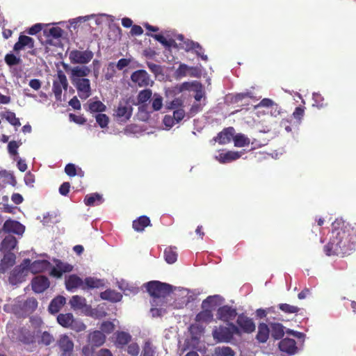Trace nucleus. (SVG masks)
Wrapping results in <instances>:
<instances>
[{
  "mask_svg": "<svg viewBox=\"0 0 356 356\" xmlns=\"http://www.w3.org/2000/svg\"><path fill=\"white\" fill-rule=\"evenodd\" d=\"M102 202V196L97 193L87 195L84 198V203L86 205L89 207L94 206L95 204H99Z\"/></svg>",
  "mask_w": 356,
  "mask_h": 356,
  "instance_id": "obj_36",
  "label": "nucleus"
},
{
  "mask_svg": "<svg viewBox=\"0 0 356 356\" xmlns=\"http://www.w3.org/2000/svg\"><path fill=\"white\" fill-rule=\"evenodd\" d=\"M115 73V64L113 63H110L107 68V72L105 74V79L106 80L111 79L113 77Z\"/></svg>",
  "mask_w": 356,
  "mask_h": 356,
  "instance_id": "obj_63",
  "label": "nucleus"
},
{
  "mask_svg": "<svg viewBox=\"0 0 356 356\" xmlns=\"http://www.w3.org/2000/svg\"><path fill=\"white\" fill-rule=\"evenodd\" d=\"M70 305L74 310H81L84 314L86 313V310H87L89 307L86 303V298L77 295L73 296L71 298Z\"/></svg>",
  "mask_w": 356,
  "mask_h": 356,
  "instance_id": "obj_21",
  "label": "nucleus"
},
{
  "mask_svg": "<svg viewBox=\"0 0 356 356\" xmlns=\"http://www.w3.org/2000/svg\"><path fill=\"white\" fill-rule=\"evenodd\" d=\"M22 144V143L21 141H18V142H17L15 140L10 141L8 144V153L12 156L17 155V154H18L17 149Z\"/></svg>",
  "mask_w": 356,
  "mask_h": 356,
  "instance_id": "obj_50",
  "label": "nucleus"
},
{
  "mask_svg": "<svg viewBox=\"0 0 356 356\" xmlns=\"http://www.w3.org/2000/svg\"><path fill=\"white\" fill-rule=\"evenodd\" d=\"M152 95V90L150 89H145L139 92L137 99L138 104H145L150 99Z\"/></svg>",
  "mask_w": 356,
  "mask_h": 356,
  "instance_id": "obj_46",
  "label": "nucleus"
},
{
  "mask_svg": "<svg viewBox=\"0 0 356 356\" xmlns=\"http://www.w3.org/2000/svg\"><path fill=\"white\" fill-rule=\"evenodd\" d=\"M94 54L90 50H72L69 54V59L72 64L86 65L91 61Z\"/></svg>",
  "mask_w": 356,
  "mask_h": 356,
  "instance_id": "obj_8",
  "label": "nucleus"
},
{
  "mask_svg": "<svg viewBox=\"0 0 356 356\" xmlns=\"http://www.w3.org/2000/svg\"><path fill=\"white\" fill-rule=\"evenodd\" d=\"M185 116V111L183 108H178L174 111L173 118L177 122H180Z\"/></svg>",
  "mask_w": 356,
  "mask_h": 356,
  "instance_id": "obj_62",
  "label": "nucleus"
},
{
  "mask_svg": "<svg viewBox=\"0 0 356 356\" xmlns=\"http://www.w3.org/2000/svg\"><path fill=\"white\" fill-rule=\"evenodd\" d=\"M5 63L10 67L17 65L21 63L22 60L14 54H7L4 58Z\"/></svg>",
  "mask_w": 356,
  "mask_h": 356,
  "instance_id": "obj_47",
  "label": "nucleus"
},
{
  "mask_svg": "<svg viewBox=\"0 0 356 356\" xmlns=\"http://www.w3.org/2000/svg\"><path fill=\"white\" fill-rule=\"evenodd\" d=\"M97 123L99 126L104 129L108 127L109 122V118L107 115L104 113H98L95 116Z\"/></svg>",
  "mask_w": 356,
  "mask_h": 356,
  "instance_id": "obj_48",
  "label": "nucleus"
},
{
  "mask_svg": "<svg viewBox=\"0 0 356 356\" xmlns=\"http://www.w3.org/2000/svg\"><path fill=\"white\" fill-rule=\"evenodd\" d=\"M106 312L104 310V307L99 305L97 308L92 309L90 305L86 310L85 315L94 318L99 319L106 316Z\"/></svg>",
  "mask_w": 356,
  "mask_h": 356,
  "instance_id": "obj_31",
  "label": "nucleus"
},
{
  "mask_svg": "<svg viewBox=\"0 0 356 356\" xmlns=\"http://www.w3.org/2000/svg\"><path fill=\"white\" fill-rule=\"evenodd\" d=\"M38 302L33 298H29L26 300H22L19 297L16 298L13 304L10 305L11 310L19 315H26L32 314L38 307Z\"/></svg>",
  "mask_w": 356,
  "mask_h": 356,
  "instance_id": "obj_4",
  "label": "nucleus"
},
{
  "mask_svg": "<svg viewBox=\"0 0 356 356\" xmlns=\"http://www.w3.org/2000/svg\"><path fill=\"white\" fill-rule=\"evenodd\" d=\"M165 260L168 264H174L177 259V253L175 247H168L164 250Z\"/></svg>",
  "mask_w": 356,
  "mask_h": 356,
  "instance_id": "obj_37",
  "label": "nucleus"
},
{
  "mask_svg": "<svg viewBox=\"0 0 356 356\" xmlns=\"http://www.w3.org/2000/svg\"><path fill=\"white\" fill-rule=\"evenodd\" d=\"M65 172L70 177H74L76 175V166L73 163H68L65 167Z\"/></svg>",
  "mask_w": 356,
  "mask_h": 356,
  "instance_id": "obj_61",
  "label": "nucleus"
},
{
  "mask_svg": "<svg viewBox=\"0 0 356 356\" xmlns=\"http://www.w3.org/2000/svg\"><path fill=\"white\" fill-rule=\"evenodd\" d=\"M115 344L119 347L129 343L132 337L128 332L120 331L115 333Z\"/></svg>",
  "mask_w": 356,
  "mask_h": 356,
  "instance_id": "obj_33",
  "label": "nucleus"
},
{
  "mask_svg": "<svg viewBox=\"0 0 356 356\" xmlns=\"http://www.w3.org/2000/svg\"><path fill=\"white\" fill-rule=\"evenodd\" d=\"M72 265L57 260L56 266L51 270V275L56 277H60L63 273L72 271Z\"/></svg>",
  "mask_w": 356,
  "mask_h": 356,
  "instance_id": "obj_20",
  "label": "nucleus"
},
{
  "mask_svg": "<svg viewBox=\"0 0 356 356\" xmlns=\"http://www.w3.org/2000/svg\"><path fill=\"white\" fill-rule=\"evenodd\" d=\"M91 70L86 65H77L73 67L70 72L71 81L79 80L81 79H86V77L89 75Z\"/></svg>",
  "mask_w": 356,
  "mask_h": 356,
  "instance_id": "obj_16",
  "label": "nucleus"
},
{
  "mask_svg": "<svg viewBox=\"0 0 356 356\" xmlns=\"http://www.w3.org/2000/svg\"><path fill=\"white\" fill-rule=\"evenodd\" d=\"M100 329L104 334H111L115 329V325L111 321H104Z\"/></svg>",
  "mask_w": 356,
  "mask_h": 356,
  "instance_id": "obj_55",
  "label": "nucleus"
},
{
  "mask_svg": "<svg viewBox=\"0 0 356 356\" xmlns=\"http://www.w3.org/2000/svg\"><path fill=\"white\" fill-rule=\"evenodd\" d=\"M214 356H236V353L229 346H218L215 348Z\"/></svg>",
  "mask_w": 356,
  "mask_h": 356,
  "instance_id": "obj_40",
  "label": "nucleus"
},
{
  "mask_svg": "<svg viewBox=\"0 0 356 356\" xmlns=\"http://www.w3.org/2000/svg\"><path fill=\"white\" fill-rule=\"evenodd\" d=\"M54 341V337L48 332H43L40 337V343H43L45 346L50 345Z\"/></svg>",
  "mask_w": 356,
  "mask_h": 356,
  "instance_id": "obj_56",
  "label": "nucleus"
},
{
  "mask_svg": "<svg viewBox=\"0 0 356 356\" xmlns=\"http://www.w3.org/2000/svg\"><path fill=\"white\" fill-rule=\"evenodd\" d=\"M103 285V280L95 277H86L83 281V286L85 287V290L87 289L99 288Z\"/></svg>",
  "mask_w": 356,
  "mask_h": 356,
  "instance_id": "obj_38",
  "label": "nucleus"
},
{
  "mask_svg": "<svg viewBox=\"0 0 356 356\" xmlns=\"http://www.w3.org/2000/svg\"><path fill=\"white\" fill-rule=\"evenodd\" d=\"M233 140L236 147H242L250 145V139L243 134L234 135Z\"/></svg>",
  "mask_w": 356,
  "mask_h": 356,
  "instance_id": "obj_42",
  "label": "nucleus"
},
{
  "mask_svg": "<svg viewBox=\"0 0 356 356\" xmlns=\"http://www.w3.org/2000/svg\"><path fill=\"white\" fill-rule=\"evenodd\" d=\"M76 88L79 97L81 99H86L91 95L90 81L88 79H81L72 81Z\"/></svg>",
  "mask_w": 356,
  "mask_h": 356,
  "instance_id": "obj_10",
  "label": "nucleus"
},
{
  "mask_svg": "<svg viewBox=\"0 0 356 356\" xmlns=\"http://www.w3.org/2000/svg\"><path fill=\"white\" fill-rule=\"evenodd\" d=\"M148 293L152 297L151 304L156 305L161 301V297H168L171 291V286L159 281H152L146 284Z\"/></svg>",
  "mask_w": 356,
  "mask_h": 356,
  "instance_id": "obj_3",
  "label": "nucleus"
},
{
  "mask_svg": "<svg viewBox=\"0 0 356 356\" xmlns=\"http://www.w3.org/2000/svg\"><path fill=\"white\" fill-rule=\"evenodd\" d=\"M42 29V26L41 24H35L27 30H26V32L29 35H33L40 32Z\"/></svg>",
  "mask_w": 356,
  "mask_h": 356,
  "instance_id": "obj_64",
  "label": "nucleus"
},
{
  "mask_svg": "<svg viewBox=\"0 0 356 356\" xmlns=\"http://www.w3.org/2000/svg\"><path fill=\"white\" fill-rule=\"evenodd\" d=\"M235 134V129L232 127L225 128L214 138V140L220 145L229 143Z\"/></svg>",
  "mask_w": 356,
  "mask_h": 356,
  "instance_id": "obj_18",
  "label": "nucleus"
},
{
  "mask_svg": "<svg viewBox=\"0 0 356 356\" xmlns=\"http://www.w3.org/2000/svg\"><path fill=\"white\" fill-rule=\"evenodd\" d=\"M167 297H161V301L156 302V305L151 304L152 308L150 312L153 316H159L165 312V307L167 305Z\"/></svg>",
  "mask_w": 356,
  "mask_h": 356,
  "instance_id": "obj_28",
  "label": "nucleus"
},
{
  "mask_svg": "<svg viewBox=\"0 0 356 356\" xmlns=\"http://www.w3.org/2000/svg\"><path fill=\"white\" fill-rule=\"evenodd\" d=\"M65 297L59 296L54 298L49 306V311L51 314H56L59 312L62 307L65 304Z\"/></svg>",
  "mask_w": 356,
  "mask_h": 356,
  "instance_id": "obj_29",
  "label": "nucleus"
},
{
  "mask_svg": "<svg viewBox=\"0 0 356 356\" xmlns=\"http://www.w3.org/2000/svg\"><path fill=\"white\" fill-rule=\"evenodd\" d=\"M181 47L186 51H190L195 49V47H200V44L198 42L192 40H184L183 44H180Z\"/></svg>",
  "mask_w": 356,
  "mask_h": 356,
  "instance_id": "obj_51",
  "label": "nucleus"
},
{
  "mask_svg": "<svg viewBox=\"0 0 356 356\" xmlns=\"http://www.w3.org/2000/svg\"><path fill=\"white\" fill-rule=\"evenodd\" d=\"M212 335L218 342H229L231 341V332L227 327H215Z\"/></svg>",
  "mask_w": 356,
  "mask_h": 356,
  "instance_id": "obj_17",
  "label": "nucleus"
},
{
  "mask_svg": "<svg viewBox=\"0 0 356 356\" xmlns=\"http://www.w3.org/2000/svg\"><path fill=\"white\" fill-rule=\"evenodd\" d=\"M236 315V309L227 305L219 307L217 311V318L225 322L234 320Z\"/></svg>",
  "mask_w": 356,
  "mask_h": 356,
  "instance_id": "obj_15",
  "label": "nucleus"
},
{
  "mask_svg": "<svg viewBox=\"0 0 356 356\" xmlns=\"http://www.w3.org/2000/svg\"><path fill=\"white\" fill-rule=\"evenodd\" d=\"M65 286L67 290L71 291L78 288L85 290L83 280L76 275H71L66 279Z\"/></svg>",
  "mask_w": 356,
  "mask_h": 356,
  "instance_id": "obj_23",
  "label": "nucleus"
},
{
  "mask_svg": "<svg viewBox=\"0 0 356 356\" xmlns=\"http://www.w3.org/2000/svg\"><path fill=\"white\" fill-rule=\"evenodd\" d=\"M131 80L139 87H146L150 82L149 74L143 70L134 72L131 75Z\"/></svg>",
  "mask_w": 356,
  "mask_h": 356,
  "instance_id": "obj_13",
  "label": "nucleus"
},
{
  "mask_svg": "<svg viewBox=\"0 0 356 356\" xmlns=\"http://www.w3.org/2000/svg\"><path fill=\"white\" fill-rule=\"evenodd\" d=\"M4 256L3 259H1V264H0V272L1 273H5L6 271L10 268L11 266H13L15 264V259L16 257L15 254L6 252H3Z\"/></svg>",
  "mask_w": 356,
  "mask_h": 356,
  "instance_id": "obj_25",
  "label": "nucleus"
},
{
  "mask_svg": "<svg viewBox=\"0 0 356 356\" xmlns=\"http://www.w3.org/2000/svg\"><path fill=\"white\" fill-rule=\"evenodd\" d=\"M63 32V29L60 27H52L49 29L47 35L58 39L62 36Z\"/></svg>",
  "mask_w": 356,
  "mask_h": 356,
  "instance_id": "obj_57",
  "label": "nucleus"
},
{
  "mask_svg": "<svg viewBox=\"0 0 356 356\" xmlns=\"http://www.w3.org/2000/svg\"><path fill=\"white\" fill-rule=\"evenodd\" d=\"M151 36L167 48L177 47V43L174 40H166V38L161 34H152Z\"/></svg>",
  "mask_w": 356,
  "mask_h": 356,
  "instance_id": "obj_44",
  "label": "nucleus"
},
{
  "mask_svg": "<svg viewBox=\"0 0 356 356\" xmlns=\"http://www.w3.org/2000/svg\"><path fill=\"white\" fill-rule=\"evenodd\" d=\"M70 329L79 332L86 329V325L81 321L74 318V322L70 327Z\"/></svg>",
  "mask_w": 356,
  "mask_h": 356,
  "instance_id": "obj_54",
  "label": "nucleus"
},
{
  "mask_svg": "<svg viewBox=\"0 0 356 356\" xmlns=\"http://www.w3.org/2000/svg\"><path fill=\"white\" fill-rule=\"evenodd\" d=\"M296 345V343L294 339L286 338L280 342L279 348L282 352H286L289 354H293L297 349Z\"/></svg>",
  "mask_w": 356,
  "mask_h": 356,
  "instance_id": "obj_27",
  "label": "nucleus"
},
{
  "mask_svg": "<svg viewBox=\"0 0 356 356\" xmlns=\"http://www.w3.org/2000/svg\"><path fill=\"white\" fill-rule=\"evenodd\" d=\"M51 266V264L47 260H36L31 263L29 266V272L33 274L42 273Z\"/></svg>",
  "mask_w": 356,
  "mask_h": 356,
  "instance_id": "obj_24",
  "label": "nucleus"
},
{
  "mask_svg": "<svg viewBox=\"0 0 356 356\" xmlns=\"http://www.w3.org/2000/svg\"><path fill=\"white\" fill-rule=\"evenodd\" d=\"M25 227L23 224H3L2 229L0 231L1 234L8 233V234L5 236L1 242L0 250L2 252H9L14 249L17 245L16 238L11 235L15 234L17 235H22L24 232Z\"/></svg>",
  "mask_w": 356,
  "mask_h": 356,
  "instance_id": "obj_2",
  "label": "nucleus"
},
{
  "mask_svg": "<svg viewBox=\"0 0 356 356\" xmlns=\"http://www.w3.org/2000/svg\"><path fill=\"white\" fill-rule=\"evenodd\" d=\"M279 309L286 314H295L298 313L300 310L299 307L291 305L286 303L280 304L278 306Z\"/></svg>",
  "mask_w": 356,
  "mask_h": 356,
  "instance_id": "obj_49",
  "label": "nucleus"
},
{
  "mask_svg": "<svg viewBox=\"0 0 356 356\" xmlns=\"http://www.w3.org/2000/svg\"><path fill=\"white\" fill-rule=\"evenodd\" d=\"M270 329L266 323H260L258 326L257 339L260 343H265L269 337Z\"/></svg>",
  "mask_w": 356,
  "mask_h": 356,
  "instance_id": "obj_32",
  "label": "nucleus"
},
{
  "mask_svg": "<svg viewBox=\"0 0 356 356\" xmlns=\"http://www.w3.org/2000/svg\"><path fill=\"white\" fill-rule=\"evenodd\" d=\"M236 323L242 332L252 333L255 330V324L252 319L243 314L238 316Z\"/></svg>",
  "mask_w": 356,
  "mask_h": 356,
  "instance_id": "obj_12",
  "label": "nucleus"
},
{
  "mask_svg": "<svg viewBox=\"0 0 356 356\" xmlns=\"http://www.w3.org/2000/svg\"><path fill=\"white\" fill-rule=\"evenodd\" d=\"M140 348L136 343H130L127 347V353L131 356H138Z\"/></svg>",
  "mask_w": 356,
  "mask_h": 356,
  "instance_id": "obj_59",
  "label": "nucleus"
},
{
  "mask_svg": "<svg viewBox=\"0 0 356 356\" xmlns=\"http://www.w3.org/2000/svg\"><path fill=\"white\" fill-rule=\"evenodd\" d=\"M58 346L63 351V356H70L73 350L74 343L67 335H62L58 341Z\"/></svg>",
  "mask_w": 356,
  "mask_h": 356,
  "instance_id": "obj_26",
  "label": "nucleus"
},
{
  "mask_svg": "<svg viewBox=\"0 0 356 356\" xmlns=\"http://www.w3.org/2000/svg\"><path fill=\"white\" fill-rule=\"evenodd\" d=\"M2 118H5L10 124L15 127L21 126L19 119L17 118L14 112L8 111L1 114Z\"/></svg>",
  "mask_w": 356,
  "mask_h": 356,
  "instance_id": "obj_43",
  "label": "nucleus"
},
{
  "mask_svg": "<svg viewBox=\"0 0 356 356\" xmlns=\"http://www.w3.org/2000/svg\"><path fill=\"white\" fill-rule=\"evenodd\" d=\"M35 40L30 36L20 34L18 40L13 46V51L15 54H19V51L26 49H29L28 53L31 55H35Z\"/></svg>",
  "mask_w": 356,
  "mask_h": 356,
  "instance_id": "obj_7",
  "label": "nucleus"
},
{
  "mask_svg": "<svg viewBox=\"0 0 356 356\" xmlns=\"http://www.w3.org/2000/svg\"><path fill=\"white\" fill-rule=\"evenodd\" d=\"M114 111V116L122 122H127L132 115L133 107L128 100L122 99L120 101Z\"/></svg>",
  "mask_w": 356,
  "mask_h": 356,
  "instance_id": "obj_9",
  "label": "nucleus"
},
{
  "mask_svg": "<svg viewBox=\"0 0 356 356\" xmlns=\"http://www.w3.org/2000/svg\"><path fill=\"white\" fill-rule=\"evenodd\" d=\"M213 298H215V297L207 298L202 302V307L203 310L196 316L195 320L197 322L209 323L212 321L213 316L212 314V311L211 309H209L208 302H209L210 300H211ZM216 298H218L216 297Z\"/></svg>",
  "mask_w": 356,
  "mask_h": 356,
  "instance_id": "obj_11",
  "label": "nucleus"
},
{
  "mask_svg": "<svg viewBox=\"0 0 356 356\" xmlns=\"http://www.w3.org/2000/svg\"><path fill=\"white\" fill-rule=\"evenodd\" d=\"M140 356H157L156 347L150 339L145 341Z\"/></svg>",
  "mask_w": 356,
  "mask_h": 356,
  "instance_id": "obj_30",
  "label": "nucleus"
},
{
  "mask_svg": "<svg viewBox=\"0 0 356 356\" xmlns=\"http://www.w3.org/2000/svg\"><path fill=\"white\" fill-rule=\"evenodd\" d=\"M100 297L103 300H107L111 302H118L121 300L122 296L121 293L116 292L115 291L108 289L100 293Z\"/></svg>",
  "mask_w": 356,
  "mask_h": 356,
  "instance_id": "obj_34",
  "label": "nucleus"
},
{
  "mask_svg": "<svg viewBox=\"0 0 356 356\" xmlns=\"http://www.w3.org/2000/svg\"><path fill=\"white\" fill-rule=\"evenodd\" d=\"M68 87V82L65 73L59 70L57 72V76L53 81L52 91L57 101L61 100L63 89L66 90Z\"/></svg>",
  "mask_w": 356,
  "mask_h": 356,
  "instance_id": "obj_6",
  "label": "nucleus"
},
{
  "mask_svg": "<svg viewBox=\"0 0 356 356\" xmlns=\"http://www.w3.org/2000/svg\"><path fill=\"white\" fill-rule=\"evenodd\" d=\"M106 335L99 330L90 332L88 336V342L94 347H99L106 341Z\"/></svg>",
  "mask_w": 356,
  "mask_h": 356,
  "instance_id": "obj_19",
  "label": "nucleus"
},
{
  "mask_svg": "<svg viewBox=\"0 0 356 356\" xmlns=\"http://www.w3.org/2000/svg\"><path fill=\"white\" fill-rule=\"evenodd\" d=\"M305 114V109L303 107L298 106L296 108L292 115L300 123Z\"/></svg>",
  "mask_w": 356,
  "mask_h": 356,
  "instance_id": "obj_58",
  "label": "nucleus"
},
{
  "mask_svg": "<svg viewBox=\"0 0 356 356\" xmlns=\"http://www.w3.org/2000/svg\"><path fill=\"white\" fill-rule=\"evenodd\" d=\"M19 339L25 343H31L35 340V334L26 329H22Z\"/></svg>",
  "mask_w": 356,
  "mask_h": 356,
  "instance_id": "obj_45",
  "label": "nucleus"
},
{
  "mask_svg": "<svg viewBox=\"0 0 356 356\" xmlns=\"http://www.w3.org/2000/svg\"><path fill=\"white\" fill-rule=\"evenodd\" d=\"M313 99L314 101L313 106H316L318 108H323L327 105V103H324V99L320 94H314Z\"/></svg>",
  "mask_w": 356,
  "mask_h": 356,
  "instance_id": "obj_60",
  "label": "nucleus"
},
{
  "mask_svg": "<svg viewBox=\"0 0 356 356\" xmlns=\"http://www.w3.org/2000/svg\"><path fill=\"white\" fill-rule=\"evenodd\" d=\"M88 111L90 113H99L106 111V106L103 104L101 101H94L88 102Z\"/></svg>",
  "mask_w": 356,
  "mask_h": 356,
  "instance_id": "obj_39",
  "label": "nucleus"
},
{
  "mask_svg": "<svg viewBox=\"0 0 356 356\" xmlns=\"http://www.w3.org/2000/svg\"><path fill=\"white\" fill-rule=\"evenodd\" d=\"M332 235L334 238L324 248L327 255L335 254L344 257L350 254L355 250V245L350 243V240L344 231H339V228H335L332 231Z\"/></svg>",
  "mask_w": 356,
  "mask_h": 356,
  "instance_id": "obj_1",
  "label": "nucleus"
},
{
  "mask_svg": "<svg viewBox=\"0 0 356 356\" xmlns=\"http://www.w3.org/2000/svg\"><path fill=\"white\" fill-rule=\"evenodd\" d=\"M152 106L153 110L156 111H159L162 108L163 98L160 95L156 94V93H155L154 95Z\"/></svg>",
  "mask_w": 356,
  "mask_h": 356,
  "instance_id": "obj_52",
  "label": "nucleus"
},
{
  "mask_svg": "<svg viewBox=\"0 0 356 356\" xmlns=\"http://www.w3.org/2000/svg\"><path fill=\"white\" fill-rule=\"evenodd\" d=\"M243 153L244 150L240 152L227 151L226 152L219 154L217 159L221 163H229L239 159Z\"/></svg>",
  "mask_w": 356,
  "mask_h": 356,
  "instance_id": "obj_22",
  "label": "nucleus"
},
{
  "mask_svg": "<svg viewBox=\"0 0 356 356\" xmlns=\"http://www.w3.org/2000/svg\"><path fill=\"white\" fill-rule=\"evenodd\" d=\"M213 297H218V298H213L211 300H210L209 302H208L209 309H211V311L215 309L218 306L220 305L223 302V298L218 295L211 296H209L208 298Z\"/></svg>",
  "mask_w": 356,
  "mask_h": 356,
  "instance_id": "obj_53",
  "label": "nucleus"
},
{
  "mask_svg": "<svg viewBox=\"0 0 356 356\" xmlns=\"http://www.w3.org/2000/svg\"><path fill=\"white\" fill-rule=\"evenodd\" d=\"M31 286L35 293H40L49 286V281L45 276H36L31 281Z\"/></svg>",
  "mask_w": 356,
  "mask_h": 356,
  "instance_id": "obj_14",
  "label": "nucleus"
},
{
  "mask_svg": "<svg viewBox=\"0 0 356 356\" xmlns=\"http://www.w3.org/2000/svg\"><path fill=\"white\" fill-rule=\"evenodd\" d=\"M29 264L30 259H26L20 265L16 266L10 273L8 278L9 282L13 285H15L24 282L29 273Z\"/></svg>",
  "mask_w": 356,
  "mask_h": 356,
  "instance_id": "obj_5",
  "label": "nucleus"
},
{
  "mask_svg": "<svg viewBox=\"0 0 356 356\" xmlns=\"http://www.w3.org/2000/svg\"><path fill=\"white\" fill-rule=\"evenodd\" d=\"M57 321L61 326L70 328L74 322V316L71 313L60 314L57 316Z\"/></svg>",
  "mask_w": 356,
  "mask_h": 356,
  "instance_id": "obj_35",
  "label": "nucleus"
},
{
  "mask_svg": "<svg viewBox=\"0 0 356 356\" xmlns=\"http://www.w3.org/2000/svg\"><path fill=\"white\" fill-rule=\"evenodd\" d=\"M270 328H271V336L275 339H281L284 334V326L280 323H272L270 324Z\"/></svg>",
  "mask_w": 356,
  "mask_h": 356,
  "instance_id": "obj_41",
  "label": "nucleus"
}]
</instances>
